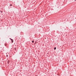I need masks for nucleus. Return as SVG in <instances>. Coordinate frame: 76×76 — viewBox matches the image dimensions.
Segmentation results:
<instances>
[{
    "label": "nucleus",
    "mask_w": 76,
    "mask_h": 76,
    "mask_svg": "<svg viewBox=\"0 0 76 76\" xmlns=\"http://www.w3.org/2000/svg\"><path fill=\"white\" fill-rule=\"evenodd\" d=\"M7 56H8L7 55Z\"/></svg>",
    "instance_id": "0eeeda50"
},
{
    "label": "nucleus",
    "mask_w": 76,
    "mask_h": 76,
    "mask_svg": "<svg viewBox=\"0 0 76 76\" xmlns=\"http://www.w3.org/2000/svg\"><path fill=\"white\" fill-rule=\"evenodd\" d=\"M32 42L33 43H34V41H32Z\"/></svg>",
    "instance_id": "20e7f679"
},
{
    "label": "nucleus",
    "mask_w": 76,
    "mask_h": 76,
    "mask_svg": "<svg viewBox=\"0 0 76 76\" xmlns=\"http://www.w3.org/2000/svg\"><path fill=\"white\" fill-rule=\"evenodd\" d=\"M10 6H12V4H10Z\"/></svg>",
    "instance_id": "39448f33"
},
{
    "label": "nucleus",
    "mask_w": 76,
    "mask_h": 76,
    "mask_svg": "<svg viewBox=\"0 0 76 76\" xmlns=\"http://www.w3.org/2000/svg\"><path fill=\"white\" fill-rule=\"evenodd\" d=\"M7 56H8L7 55Z\"/></svg>",
    "instance_id": "6e6552de"
},
{
    "label": "nucleus",
    "mask_w": 76,
    "mask_h": 76,
    "mask_svg": "<svg viewBox=\"0 0 76 76\" xmlns=\"http://www.w3.org/2000/svg\"><path fill=\"white\" fill-rule=\"evenodd\" d=\"M75 0L76 1V0Z\"/></svg>",
    "instance_id": "423d86ee"
},
{
    "label": "nucleus",
    "mask_w": 76,
    "mask_h": 76,
    "mask_svg": "<svg viewBox=\"0 0 76 76\" xmlns=\"http://www.w3.org/2000/svg\"><path fill=\"white\" fill-rule=\"evenodd\" d=\"M54 50H56V47L54 48Z\"/></svg>",
    "instance_id": "f03ea898"
},
{
    "label": "nucleus",
    "mask_w": 76,
    "mask_h": 76,
    "mask_svg": "<svg viewBox=\"0 0 76 76\" xmlns=\"http://www.w3.org/2000/svg\"><path fill=\"white\" fill-rule=\"evenodd\" d=\"M12 41V42H13V39H11Z\"/></svg>",
    "instance_id": "f257e3e1"
},
{
    "label": "nucleus",
    "mask_w": 76,
    "mask_h": 76,
    "mask_svg": "<svg viewBox=\"0 0 76 76\" xmlns=\"http://www.w3.org/2000/svg\"><path fill=\"white\" fill-rule=\"evenodd\" d=\"M7 63H8V64H9V61H8Z\"/></svg>",
    "instance_id": "7ed1b4c3"
}]
</instances>
